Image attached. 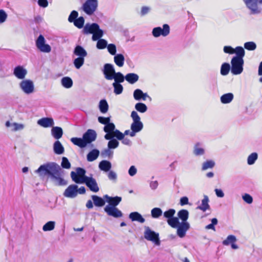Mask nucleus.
Masks as SVG:
<instances>
[{"mask_svg":"<svg viewBox=\"0 0 262 262\" xmlns=\"http://www.w3.org/2000/svg\"><path fill=\"white\" fill-rule=\"evenodd\" d=\"M62 172L60 166L55 162H47L35 171L40 177L49 176L55 185L65 186L68 183L61 178Z\"/></svg>","mask_w":262,"mask_h":262,"instance_id":"f257e3e1","label":"nucleus"},{"mask_svg":"<svg viewBox=\"0 0 262 262\" xmlns=\"http://www.w3.org/2000/svg\"><path fill=\"white\" fill-rule=\"evenodd\" d=\"M81 33L84 35L92 34L93 41H97L104 35L103 31L100 28L99 25L95 23H86L84 26Z\"/></svg>","mask_w":262,"mask_h":262,"instance_id":"f03ea898","label":"nucleus"},{"mask_svg":"<svg viewBox=\"0 0 262 262\" xmlns=\"http://www.w3.org/2000/svg\"><path fill=\"white\" fill-rule=\"evenodd\" d=\"M130 117L133 119V123L130 125L132 130L130 136L135 137L136 133L140 132L143 128V124L140 120V117L137 112L134 111L131 113Z\"/></svg>","mask_w":262,"mask_h":262,"instance_id":"7ed1b4c3","label":"nucleus"},{"mask_svg":"<svg viewBox=\"0 0 262 262\" xmlns=\"http://www.w3.org/2000/svg\"><path fill=\"white\" fill-rule=\"evenodd\" d=\"M251 15H258L262 12V0H243Z\"/></svg>","mask_w":262,"mask_h":262,"instance_id":"20e7f679","label":"nucleus"},{"mask_svg":"<svg viewBox=\"0 0 262 262\" xmlns=\"http://www.w3.org/2000/svg\"><path fill=\"white\" fill-rule=\"evenodd\" d=\"M144 237L148 241L154 243L156 245L159 246L160 245V240L159 234L152 230L149 227L144 226Z\"/></svg>","mask_w":262,"mask_h":262,"instance_id":"39448f33","label":"nucleus"},{"mask_svg":"<svg viewBox=\"0 0 262 262\" xmlns=\"http://www.w3.org/2000/svg\"><path fill=\"white\" fill-rule=\"evenodd\" d=\"M98 120L100 123L104 124L103 130L105 133H109L114 132L116 129L115 125L114 123L111 122V118L100 116L98 118Z\"/></svg>","mask_w":262,"mask_h":262,"instance_id":"423d86ee","label":"nucleus"},{"mask_svg":"<svg viewBox=\"0 0 262 262\" xmlns=\"http://www.w3.org/2000/svg\"><path fill=\"white\" fill-rule=\"evenodd\" d=\"M244 60L232 58L231 71L233 75H239L243 71Z\"/></svg>","mask_w":262,"mask_h":262,"instance_id":"0eeeda50","label":"nucleus"},{"mask_svg":"<svg viewBox=\"0 0 262 262\" xmlns=\"http://www.w3.org/2000/svg\"><path fill=\"white\" fill-rule=\"evenodd\" d=\"M97 7V0H86L82 6V9L86 14L91 15L96 10Z\"/></svg>","mask_w":262,"mask_h":262,"instance_id":"6e6552de","label":"nucleus"},{"mask_svg":"<svg viewBox=\"0 0 262 262\" xmlns=\"http://www.w3.org/2000/svg\"><path fill=\"white\" fill-rule=\"evenodd\" d=\"M19 85L22 91L26 94H30L34 92V83L30 79L23 80Z\"/></svg>","mask_w":262,"mask_h":262,"instance_id":"1a4fd4ad","label":"nucleus"},{"mask_svg":"<svg viewBox=\"0 0 262 262\" xmlns=\"http://www.w3.org/2000/svg\"><path fill=\"white\" fill-rule=\"evenodd\" d=\"M170 33V27L168 24H164L163 28L160 27H155L152 29V34L155 37H158L160 36L166 37Z\"/></svg>","mask_w":262,"mask_h":262,"instance_id":"9d476101","label":"nucleus"},{"mask_svg":"<svg viewBox=\"0 0 262 262\" xmlns=\"http://www.w3.org/2000/svg\"><path fill=\"white\" fill-rule=\"evenodd\" d=\"M36 46L41 52L49 53L51 51V47L45 43V39L43 35H39L36 40Z\"/></svg>","mask_w":262,"mask_h":262,"instance_id":"9b49d317","label":"nucleus"},{"mask_svg":"<svg viewBox=\"0 0 262 262\" xmlns=\"http://www.w3.org/2000/svg\"><path fill=\"white\" fill-rule=\"evenodd\" d=\"M115 132H112L109 133H106L104 138L105 140H109L107 143V147L110 149H115L118 147L119 142L117 138H115Z\"/></svg>","mask_w":262,"mask_h":262,"instance_id":"f8f14e48","label":"nucleus"},{"mask_svg":"<svg viewBox=\"0 0 262 262\" xmlns=\"http://www.w3.org/2000/svg\"><path fill=\"white\" fill-rule=\"evenodd\" d=\"M102 72L104 78L108 80H111L113 76L116 73L114 66L111 63H105L103 66Z\"/></svg>","mask_w":262,"mask_h":262,"instance_id":"ddd939ff","label":"nucleus"},{"mask_svg":"<svg viewBox=\"0 0 262 262\" xmlns=\"http://www.w3.org/2000/svg\"><path fill=\"white\" fill-rule=\"evenodd\" d=\"M83 183L85 184L90 190L94 192H97L99 190L96 180L92 177L85 176Z\"/></svg>","mask_w":262,"mask_h":262,"instance_id":"4468645a","label":"nucleus"},{"mask_svg":"<svg viewBox=\"0 0 262 262\" xmlns=\"http://www.w3.org/2000/svg\"><path fill=\"white\" fill-rule=\"evenodd\" d=\"M104 211L108 215L115 218H119L123 216L122 212L118 208L114 206H106L104 208Z\"/></svg>","mask_w":262,"mask_h":262,"instance_id":"2eb2a0df","label":"nucleus"},{"mask_svg":"<svg viewBox=\"0 0 262 262\" xmlns=\"http://www.w3.org/2000/svg\"><path fill=\"white\" fill-rule=\"evenodd\" d=\"M82 137L87 145L96 139L97 134L94 130L89 129L83 134Z\"/></svg>","mask_w":262,"mask_h":262,"instance_id":"dca6fc26","label":"nucleus"},{"mask_svg":"<svg viewBox=\"0 0 262 262\" xmlns=\"http://www.w3.org/2000/svg\"><path fill=\"white\" fill-rule=\"evenodd\" d=\"M176 228H177V235L181 238L184 237L186 232L190 228V224L188 222H181Z\"/></svg>","mask_w":262,"mask_h":262,"instance_id":"f3484780","label":"nucleus"},{"mask_svg":"<svg viewBox=\"0 0 262 262\" xmlns=\"http://www.w3.org/2000/svg\"><path fill=\"white\" fill-rule=\"evenodd\" d=\"M78 186L75 184L69 185L63 192V195L69 198H74L77 195V188Z\"/></svg>","mask_w":262,"mask_h":262,"instance_id":"a211bd4d","label":"nucleus"},{"mask_svg":"<svg viewBox=\"0 0 262 262\" xmlns=\"http://www.w3.org/2000/svg\"><path fill=\"white\" fill-rule=\"evenodd\" d=\"M27 74V71L22 66H18L14 69L13 74L19 79H24Z\"/></svg>","mask_w":262,"mask_h":262,"instance_id":"6ab92c4d","label":"nucleus"},{"mask_svg":"<svg viewBox=\"0 0 262 262\" xmlns=\"http://www.w3.org/2000/svg\"><path fill=\"white\" fill-rule=\"evenodd\" d=\"M37 124L41 126L47 128L49 127H53L54 124V122L53 119L52 118L45 117L38 120L37 121Z\"/></svg>","mask_w":262,"mask_h":262,"instance_id":"aec40b11","label":"nucleus"},{"mask_svg":"<svg viewBox=\"0 0 262 262\" xmlns=\"http://www.w3.org/2000/svg\"><path fill=\"white\" fill-rule=\"evenodd\" d=\"M115 138H117L118 140H121L122 143L126 145L131 146L132 144V142L130 139L124 137V135L118 129H116L115 131Z\"/></svg>","mask_w":262,"mask_h":262,"instance_id":"412c9836","label":"nucleus"},{"mask_svg":"<svg viewBox=\"0 0 262 262\" xmlns=\"http://www.w3.org/2000/svg\"><path fill=\"white\" fill-rule=\"evenodd\" d=\"M51 135L55 139L58 140L63 135V130L60 127L53 126L51 129Z\"/></svg>","mask_w":262,"mask_h":262,"instance_id":"4be33fe9","label":"nucleus"},{"mask_svg":"<svg viewBox=\"0 0 262 262\" xmlns=\"http://www.w3.org/2000/svg\"><path fill=\"white\" fill-rule=\"evenodd\" d=\"M53 151L56 155H61L64 153V148L59 140H56L53 144Z\"/></svg>","mask_w":262,"mask_h":262,"instance_id":"5701e85b","label":"nucleus"},{"mask_svg":"<svg viewBox=\"0 0 262 262\" xmlns=\"http://www.w3.org/2000/svg\"><path fill=\"white\" fill-rule=\"evenodd\" d=\"M73 53L75 55L83 58H84L88 55L86 50L80 45H77L75 47Z\"/></svg>","mask_w":262,"mask_h":262,"instance_id":"b1692460","label":"nucleus"},{"mask_svg":"<svg viewBox=\"0 0 262 262\" xmlns=\"http://www.w3.org/2000/svg\"><path fill=\"white\" fill-rule=\"evenodd\" d=\"M129 218L132 221H137L140 223H143L145 221L142 215L138 212H131L129 215Z\"/></svg>","mask_w":262,"mask_h":262,"instance_id":"393cba45","label":"nucleus"},{"mask_svg":"<svg viewBox=\"0 0 262 262\" xmlns=\"http://www.w3.org/2000/svg\"><path fill=\"white\" fill-rule=\"evenodd\" d=\"M70 140L74 145H77L81 148H84L87 146L83 137H73Z\"/></svg>","mask_w":262,"mask_h":262,"instance_id":"a878e982","label":"nucleus"},{"mask_svg":"<svg viewBox=\"0 0 262 262\" xmlns=\"http://www.w3.org/2000/svg\"><path fill=\"white\" fill-rule=\"evenodd\" d=\"M209 201V198L207 195H204V198L202 200V204L201 205L198 206L196 209L201 210L203 211H205L207 209H209L210 206L208 204Z\"/></svg>","mask_w":262,"mask_h":262,"instance_id":"bb28decb","label":"nucleus"},{"mask_svg":"<svg viewBox=\"0 0 262 262\" xmlns=\"http://www.w3.org/2000/svg\"><path fill=\"white\" fill-rule=\"evenodd\" d=\"M91 198L95 206L101 207L105 205V201L101 197L96 195H92Z\"/></svg>","mask_w":262,"mask_h":262,"instance_id":"cd10ccee","label":"nucleus"},{"mask_svg":"<svg viewBox=\"0 0 262 262\" xmlns=\"http://www.w3.org/2000/svg\"><path fill=\"white\" fill-rule=\"evenodd\" d=\"M99 168L102 171L107 172L112 167L111 163L107 160H102L99 163Z\"/></svg>","mask_w":262,"mask_h":262,"instance_id":"c85d7f7f","label":"nucleus"},{"mask_svg":"<svg viewBox=\"0 0 262 262\" xmlns=\"http://www.w3.org/2000/svg\"><path fill=\"white\" fill-rule=\"evenodd\" d=\"M100 152L97 149H94L90 151L86 156L87 160L89 162H92L97 159L99 155Z\"/></svg>","mask_w":262,"mask_h":262,"instance_id":"c756f323","label":"nucleus"},{"mask_svg":"<svg viewBox=\"0 0 262 262\" xmlns=\"http://www.w3.org/2000/svg\"><path fill=\"white\" fill-rule=\"evenodd\" d=\"M234 51L236 56L233 57L232 58L244 60L243 57L245 56V52L242 47L238 46L234 49Z\"/></svg>","mask_w":262,"mask_h":262,"instance_id":"7c9ffc66","label":"nucleus"},{"mask_svg":"<svg viewBox=\"0 0 262 262\" xmlns=\"http://www.w3.org/2000/svg\"><path fill=\"white\" fill-rule=\"evenodd\" d=\"M234 98V95L231 93H228L223 95L221 98V102L223 104H228L230 103Z\"/></svg>","mask_w":262,"mask_h":262,"instance_id":"2f4dec72","label":"nucleus"},{"mask_svg":"<svg viewBox=\"0 0 262 262\" xmlns=\"http://www.w3.org/2000/svg\"><path fill=\"white\" fill-rule=\"evenodd\" d=\"M139 76L135 73H128L125 75V80L130 84H134L138 81Z\"/></svg>","mask_w":262,"mask_h":262,"instance_id":"473e14b6","label":"nucleus"},{"mask_svg":"<svg viewBox=\"0 0 262 262\" xmlns=\"http://www.w3.org/2000/svg\"><path fill=\"white\" fill-rule=\"evenodd\" d=\"M113 78H112V80H114V82L113 83H122L124 81V80L125 79V76H124L123 74L120 72H116L115 74L113 76Z\"/></svg>","mask_w":262,"mask_h":262,"instance_id":"72a5a7b5","label":"nucleus"},{"mask_svg":"<svg viewBox=\"0 0 262 262\" xmlns=\"http://www.w3.org/2000/svg\"><path fill=\"white\" fill-rule=\"evenodd\" d=\"M178 217L182 220V222H187L189 217V212L187 210L182 209L178 212Z\"/></svg>","mask_w":262,"mask_h":262,"instance_id":"f704fd0d","label":"nucleus"},{"mask_svg":"<svg viewBox=\"0 0 262 262\" xmlns=\"http://www.w3.org/2000/svg\"><path fill=\"white\" fill-rule=\"evenodd\" d=\"M114 62L119 67H122L124 63V57L122 54H117L115 55Z\"/></svg>","mask_w":262,"mask_h":262,"instance_id":"c9c22d12","label":"nucleus"},{"mask_svg":"<svg viewBox=\"0 0 262 262\" xmlns=\"http://www.w3.org/2000/svg\"><path fill=\"white\" fill-rule=\"evenodd\" d=\"M61 83L62 85L66 88H71L73 85V80L69 77H64L61 80Z\"/></svg>","mask_w":262,"mask_h":262,"instance_id":"e433bc0d","label":"nucleus"},{"mask_svg":"<svg viewBox=\"0 0 262 262\" xmlns=\"http://www.w3.org/2000/svg\"><path fill=\"white\" fill-rule=\"evenodd\" d=\"M99 108L100 111L103 114L106 113L108 111V105L105 99H102L100 101Z\"/></svg>","mask_w":262,"mask_h":262,"instance_id":"4c0bfd02","label":"nucleus"},{"mask_svg":"<svg viewBox=\"0 0 262 262\" xmlns=\"http://www.w3.org/2000/svg\"><path fill=\"white\" fill-rule=\"evenodd\" d=\"M193 152L196 156H202L205 154V149L201 147L200 143H197L194 145Z\"/></svg>","mask_w":262,"mask_h":262,"instance_id":"58836bf2","label":"nucleus"},{"mask_svg":"<svg viewBox=\"0 0 262 262\" xmlns=\"http://www.w3.org/2000/svg\"><path fill=\"white\" fill-rule=\"evenodd\" d=\"M231 67L229 63L227 62L223 63L221 67V74L223 76H226L228 74Z\"/></svg>","mask_w":262,"mask_h":262,"instance_id":"ea45409f","label":"nucleus"},{"mask_svg":"<svg viewBox=\"0 0 262 262\" xmlns=\"http://www.w3.org/2000/svg\"><path fill=\"white\" fill-rule=\"evenodd\" d=\"M135 109L139 112L144 113L147 111V106L142 102H138L135 104Z\"/></svg>","mask_w":262,"mask_h":262,"instance_id":"a19ab883","label":"nucleus"},{"mask_svg":"<svg viewBox=\"0 0 262 262\" xmlns=\"http://www.w3.org/2000/svg\"><path fill=\"white\" fill-rule=\"evenodd\" d=\"M121 200L122 198L120 196H116L112 197L111 200L108 201V204L106 206H114L116 207V206L121 202Z\"/></svg>","mask_w":262,"mask_h":262,"instance_id":"79ce46f5","label":"nucleus"},{"mask_svg":"<svg viewBox=\"0 0 262 262\" xmlns=\"http://www.w3.org/2000/svg\"><path fill=\"white\" fill-rule=\"evenodd\" d=\"M55 222L54 221H49L46 223L42 227L43 231H50L55 228Z\"/></svg>","mask_w":262,"mask_h":262,"instance_id":"37998d69","label":"nucleus"},{"mask_svg":"<svg viewBox=\"0 0 262 262\" xmlns=\"http://www.w3.org/2000/svg\"><path fill=\"white\" fill-rule=\"evenodd\" d=\"M215 162L213 160H207L202 164V170H206L209 168H212L215 166Z\"/></svg>","mask_w":262,"mask_h":262,"instance_id":"c03bdc74","label":"nucleus"},{"mask_svg":"<svg viewBox=\"0 0 262 262\" xmlns=\"http://www.w3.org/2000/svg\"><path fill=\"white\" fill-rule=\"evenodd\" d=\"M167 223L171 227L176 228L180 224L179 218L177 217H173L169 220H167Z\"/></svg>","mask_w":262,"mask_h":262,"instance_id":"a18cd8bd","label":"nucleus"},{"mask_svg":"<svg viewBox=\"0 0 262 262\" xmlns=\"http://www.w3.org/2000/svg\"><path fill=\"white\" fill-rule=\"evenodd\" d=\"M71 177L72 180L76 183L82 184L83 182L84 178H79L78 175L74 171L71 172Z\"/></svg>","mask_w":262,"mask_h":262,"instance_id":"49530a36","label":"nucleus"},{"mask_svg":"<svg viewBox=\"0 0 262 262\" xmlns=\"http://www.w3.org/2000/svg\"><path fill=\"white\" fill-rule=\"evenodd\" d=\"M84 62V58L78 57L74 60L73 63L75 68L77 69H80Z\"/></svg>","mask_w":262,"mask_h":262,"instance_id":"de8ad7c7","label":"nucleus"},{"mask_svg":"<svg viewBox=\"0 0 262 262\" xmlns=\"http://www.w3.org/2000/svg\"><path fill=\"white\" fill-rule=\"evenodd\" d=\"M112 85L114 88V92L116 95L121 94L123 90V87L121 83H113Z\"/></svg>","mask_w":262,"mask_h":262,"instance_id":"09e8293b","label":"nucleus"},{"mask_svg":"<svg viewBox=\"0 0 262 262\" xmlns=\"http://www.w3.org/2000/svg\"><path fill=\"white\" fill-rule=\"evenodd\" d=\"M97 40V42L96 44V47L98 49H105L107 46V42L104 39H102L101 38L98 39Z\"/></svg>","mask_w":262,"mask_h":262,"instance_id":"8fccbe9b","label":"nucleus"},{"mask_svg":"<svg viewBox=\"0 0 262 262\" xmlns=\"http://www.w3.org/2000/svg\"><path fill=\"white\" fill-rule=\"evenodd\" d=\"M74 25L79 29L83 28L84 18L82 16L77 18L74 22Z\"/></svg>","mask_w":262,"mask_h":262,"instance_id":"3c124183","label":"nucleus"},{"mask_svg":"<svg viewBox=\"0 0 262 262\" xmlns=\"http://www.w3.org/2000/svg\"><path fill=\"white\" fill-rule=\"evenodd\" d=\"M162 214V210L161 208L156 207L151 210V215L153 218H159Z\"/></svg>","mask_w":262,"mask_h":262,"instance_id":"603ef678","label":"nucleus"},{"mask_svg":"<svg viewBox=\"0 0 262 262\" xmlns=\"http://www.w3.org/2000/svg\"><path fill=\"white\" fill-rule=\"evenodd\" d=\"M258 158V155L256 152H253L250 154L247 159V163L249 165L253 164Z\"/></svg>","mask_w":262,"mask_h":262,"instance_id":"864d4df0","label":"nucleus"},{"mask_svg":"<svg viewBox=\"0 0 262 262\" xmlns=\"http://www.w3.org/2000/svg\"><path fill=\"white\" fill-rule=\"evenodd\" d=\"M236 241V237L233 235H230L227 236V238L223 242L224 245H229L235 243Z\"/></svg>","mask_w":262,"mask_h":262,"instance_id":"5fc2aeb1","label":"nucleus"},{"mask_svg":"<svg viewBox=\"0 0 262 262\" xmlns=\"http://www.w3.org/2000/svg\"><path fill=\"white\" fill-rule=\"evenodd\" d=\"M143 91L139 89H136L134 91L133 96L134 99L137 101H140L142 99Z\"/></svg>","mask_w":262,"mask_h":262,"instance_id":"6e6d98bb","label":"nucleus"},{"mask_svg":"<svg viewBox=\"0 0 262 262\" xmlns=\"http://www.w3.org/2000/svg\"><path fill=\"white\" fill-rule=\"evenodd\" d=\"M244 48L249 51H253L256 48V44L253 41H248L244 43Z\"/></svg>","mask_w":262,"mask_h":262,"instance_id":"4d7b16f0","label":"nucleus"},{"mask_svg":"<svg viewBox=\"0 0 262 262\" xmlns=\"http://www.w3.org/2000/svg\"><path fill=\"white\" fill-rule=\"evenodd\" d=\"M175 213L176 210L174 209H169L164 212L163 215L167 220H169L173 217Z\"/></svg>","mask_w":262,"mask_h":262,"instance_id":"13d9d810","label":"nucleus"},{"mask_svg":"<svg viewBox=\"0 0 262 262\" xmlns=\"http://www.w3.org/2000/svg\"><path fill=\"white\" fill-rule=\"evenodd\" d=\"M113 151L108 147L101 151V156L103 157H108L110 159L113 157Z\"/></svg>","mask_w":262,"mask_h":262,"instance_id":"bf43d9fd","label":"nucleus"},{"mask_svg":"<svg viewBox=\"0 0 262 262\" xmlns=\"http://www.w3.org/2000/svg\"><path fill=\"white\" fill-rule=\"evenodd\" d=\"M218 223L217 219L216 218H213L211 220V223L206 226V229H212L213 231H215V225H217Z\"/></svg>","mask_w":262,"mask_h":262,"instance_id":"052dcab7","label":"nucleus"},{"mask_svg":"<svg viewBox=\"0 0 262 262\" xmlns=\"http://www.w3.org/2000/svg\"><path fill=\"white\" fill-rule=\"evenodd\" d=\"M61 166L62 168L66 169H69L71 167V163H70L69 160L66 157H62V161L61 163Z\"/></svg>","mask_w":262,"mask_h":262,"instance_id":"680f3d73","label":"nucleus"},{"mask_svg":"<svg viewBox=\"0 0 262 262\" xmlns=\"http://www.w3.org/2000/svg\"><path fill=\"white\" fill-rule=\"evenodd\" d=\"M78 15V13L75 10L72 11L68 17V20L70 23L74 22L77 18Z\"/></svg>","mask_w":262,"mask_h":262,"instance_id":"e2e57ef3","label":"nucleus"},{"mask_svg":"<svg viewBox=\"0 0 262 262\" xmlns=\"http://www.w3.org/2000/svg\"><path fill=\"white\" fill-rule=\"evenodd\" d=\"M108 52L112 55L116 54V47L115 45L113 43H110L107 45V47Z\"/></svg>","mask_w":262,"mask_h":262,"instance_id":"0e129e2a","label":"nucleus"},{"mask_svg":"<svg viewBox=\"0 0 262 262\" xmlns=\"http://www.w3.org/2000/svg\"><path fill=\"white\" fill-rule=\"evenodd\" d=\"M7 16V14L4 10H0V24L4 23L6 21Z\"/></svg>","mask_w":262,"mask_h":262,"instance_id":"69168bd1","label":"nucleus"},{"mask_svg":"<svg viewBox=\"0 0 262 262\" xmlns=\"http://www.w3.org/2000/svg\"><path fill=\"white\" fill-rule=\"evenodd\" d=\"M108 178L109 180L113 181H116L117 178V176L116 173L112 170L108 171V173L107 174Z\"/></svg>","mask_w":262,"mask_h":262,"instance_id":"338daca9","label":"nucleus"},{"mask_svg":"<svg viewBox=\"0 0 262 262\" xmlns=\"http://www.w3.org/2000/svg\"><path fill=\"white\" fill-rule=\"evenodd\" d=\"M242 198L244 201L248 204H251L253 202L252 197L249 194L245 193Z\"/></svg>","mask_w":262,"mask_h":262,"instance_id":"774afa93","label":"nucleus"}]
</instances>
